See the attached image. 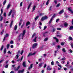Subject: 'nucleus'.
Masks as SVG:
<instances>
[{"label":"nucleus","mask_w":73,"mask_h":73,"mask_svg":"<svg viewBox=\"0 0 73 73\" xmlns=\"http://www.w3.org/2000/svg\"><path fill=\"white\" fill-rule=\"evenodd\" d=\"M31 4H32V3H31L28 6L27 8V9L29 10V8L31 7Z\"/></svg>","instance_id":"5701e85b"},{"label":"nucleus","mask_w":73,"mask_h":73,"mask_svg":"<svg viewBox=\"0 0 73 73\" xmlns=\"http://www.w3.org/2000/svg\"><path fill=\"white\" fill-rule=\"evenodd\" d=\"M49 0H48L46 2V5H48V4H49Z\"/></svg>","instance_id":"58836bf2"},{"label":"nucleus","mask_w":73,"mask_h":73,"mask_svg":"<svg viewBox=\"0 0 73 73\" xmlns=\"http://www.w3.org/2000/svg\"><path fill=\"white\" fill-rule=\"evenodd\" d=\"M55 31H56V29H53L52 32L53 33V32H54Z\"/></svg>","instance_id":"13d9d810"},{"label":"nucleus","mask_w":73,"mask_h":73,"mask_svg":"<svg viewBox=\"0 0 73 73\" xmlns=\"http://www.w3.org/2000/svg\"><path fill=\"white\" fill-rule=\"evenodd\" d=\"M65 59H66V58H62L61 59V60H65Z\"/></svg>","instance_id":"bf43d9fd"},{"label":"nucleus","mask_w":73,"mask_h":73,"mask_svg":"<svg viewBox=\"0 0 73 73\" xmlns=\"http://www.w3.org/2000/svg\"><path fill=\"white\" fill-rule=\"evenodd\" d=\"M51 64L52 65H54V62H53V61H52V62L51 63Z\"/></svg>","instance_id":"de8ad7c7"},{"label":"nucleus","mask_w":73,"mask_h":73,"mask_svg":"<svg viewBox=\"0 0 73 73\" xmlns=\"http://www.w3.org/2000/svg\"><path fill=\"white\" fill-rule=\"evenodd\" d=\"M52 6H50V9H49V11H51L52 10Z\"/></svg>","instance_id":"4d7b16f0"},{"label":"nucleus","mask_w":73,"mask_h":73,"mask_svg":"<svg viewBox=\"0 0 73 73\" xmlns=\"http://www.w3.org/2000/svg\"><path fill=\"white\" fill-rule=\"evenodd\" d=\"M3 33H4V29H3L2 30V31L1 32V35H3Z\"/></svg>","instance_id":"a19ab883"},{"label":"nucleus","mask_w":73,"mask_h":73,"mask_svg":"<svg viewBox=\"0 0 73 73\" xmlns=\"http://www.w3.org/2000/svg\"><path fill=\"white\" fill-rule=\"evenodd\" d=\"M37 46V43H34L32 46V48H33V49H35V48H36V46Z\"/></svg>","instance_id":"20e7f679"},{"label":"nucleus","mask_w":73,"mask_h":73,"mask_svg":"<svg viewBox=\"0 0 73 73\" xmlns=\"http://www.w3.org/2000/svg\"><path fill=\"white\" fill-rule=\"evenodd\" d=\"M46 28H47V26H45L44 27L43 30H45V29H46Z\"/></svg>","instance_id":"49530a36"},{"label":"nucleus","mask_w":73,"mask_h":73,"mask_svg":"<svg viewBox=\"0 0 73 73\" xmlns=\"http://www.w3.org/2000/svg\"><path fill=\"white\" fill-rule=\"evenodd\" d=\"M9 37V34H6V35H5V37L3 38V41H5V40L6 38L8 37Z\"/></svg>","instance_id":"39448f33"},{"label":"nucleus","mask_w":73,"mask_h":73,"mask_svg":"<svg viewBox=\"0 0 73 73\" xmlns=\"http://www.w3.org/2000/svg\"><path fill=\"white\" fill-rule=\"evenodd\" d=\"M19 55L18 54H17V55L16 56V57H17V58H16L17 59L18 58H19Z\"/></svg>","instance_id":"603ef678"},{"label":"nucleus","mask_w":73,"mask_h":73,"mask_svg":"<svg viewBox=\"0 0 73 73\" xmlns=\"http://www.w3.org/2000/svg\"><path fill=\"white\" fill-rule=\"evenodd\" d=\"M70 65H69V64H66L65 65V66H66L67 68H69V66H70Z\"/></svg>","instance_id":"37998d69"},{"label":"nucleus","mask_w":73,"mask_h":73,"mask_svg":"<svg viewBox=\"0 0 73 73\" xmlns=\"http://www.w3.org/2000/svg\"><path fill=\"white\" fill-rule=\"evenodd\" d=\"M9 47V44H8L7 46V49H8Z\"/></svg>","instance_id":"7c9ffc66"},{"label":"nucleus","mask_w":73,"mask_h":73,"mask_svg":"<svg viewBox=\"0 0 73 73\" xmlns=\"http://www.w3.org/2000/svg\"><path fill=\"white\" fill-rule=\"evenodd\" d=\"M56 29L59 31H61V28H57Z\"/></svg>","instance_id":"4c0bfd02"},{"label":"nucleus","mask_w":73,"mask_h":73,"mask_svg":"<svg viewBox=\"0 0 73 73\" xmlns=\"http://www.w3.org/2000/svg\"><path fill=\"white\" fill-rule=\"evenodd\" d=\"M10 7H11V5L10 4H9L7 5V9H9V8H10Z\"/></svg>","instance_id":"4be33fe9"},{"label":"nucleus","mask_w":73,"mask_h":73,"mask_svg":"<svg viewBox=\"0 0 73 73\" xmlns=\"http://www.w3.org/2000/svg\"><path fill=\"white\" fill-rule=\"evenodd\" d=\"M1 14H2L3 13V9H1Z\"/></svg>","instance_id":"052dcab7"},{"label":"nucleus","mask_w":73,"mask_h":73,"mask_svg":"<svg viewBox=\"0 0 73 73\" xmlns=\"http://www.w3.org/2000/svg\"><path fill=\"white\" fill-rule=\"evenodd\" d=\"M5 67L6 68H8V64L7 65L5 66Z\"/></svg>","instance_id":"69168bd1"},{"label":"nucleus","mask_w":73,"mask_h":73,"mask_svg":"<svg viewBox=\"0 0 73 73\" xmlns=\"http://www.w3.org/2000/svg\"><path fill=\"white\" fill-rule=\"evenodd\" d=\"M23 21V20L22 19H21L20 21V22L19 23V26H20L21 25V23H22V21Z\"/></svg>","instance_id":"f8f14e48"},{"label":"nucleus","mask_w":73,"mask_h":73,"mask_svg":"<svg viewBox=\"0 0 73 73\" xmlns=\"http://www.w3.org/2000/svg\"><path fill=\"white\" fill-rule=\"evenodd\" d=\"M33 68V64H31L30 65V66H29L28 69L29 70H30L32 69Z\"/></svg>","instance_id":"0eeeda50"},{"label":"nucleus","mask_w":73,"mask_h":73,"mask_svg":"<svg viewBox=\"0 0 73 73\" xmlns=\"http://www.w3.org/2000/svg\"><path fill=\"white\" fill-rule=\"evenodd\" d=\"M24 53V51L23 50H22L21 52V55H22Z\"/></svg>","instance_id":"3c124183"},{"label":"nucleus","mask_w":73,"mask_h":73,"mask_svg":"<svg viewBox=\"0 0 73 73\" xmlns=\"http://www.w3.org/2000/svg\"><path fill=\"white\" fill-rule=\"evenodd\" d=\"M60 20V19H58L56 20V23H57L58 21Z\"/></svg>","instance_id":"864d4df0"},{"label":"nucleus","mask_w":73,"mask_h":73,"mask_svg":"<svg viewBox=\"0 0 73 73\" xmlns=\"http://www.w3.org/2000/svg\"><path fill=\"white\" fill-rule=\"evenodd\" d=\"M35 35H36V33H35L33 35H32V38H33V37H35Z\"/></svg>","instance_id":"79ce46f5"},{"label":"nucleus","mask_w":73,"mask_h":73,"mask_svg":"<svg viewBox=\"0 0 73 73\" xmlns=\"http://www.w3.org/2000/svg\"><path fill=\"white\" fill-rule=\"evenodd\" d=\"M44 15V13H40L39 14L40 16H42V15Z\"/></svg>","instance_id":"ea45409f"},{"label":"nucleus","mask_w":73,"mask_h":73,"mask_svg":"<svg viewBox=\"0 0 73 73\" xmlns=\"http://www.w3.org/2000/svg\"><path fill=\"white\" fill-rule=\"evenodd\" d=\"M35 8H36V6L34 5L33 7L32 12H33L34 11H35Z\"/></svg>","instance_id":"6ab92c4d"},{"label":"nucleus","mask_w":73,"mask_h":73,"mask_svg":"<svg viewBox=\"0 0 73 73\" xmlns=\"http://www.w3.org/2000/svg\"><path fill=\"white\" fill-rule=\"evenodd\" d=\"M42 66V63H40L39 64L38 67H39V68H40L41 66Z\"/></svg>","instance_id":"a211bd4d"},{"label":"nucleus","mask_w":73,"mask_h":73,"mask_svg":"<svg viewBox=\"0 0 73 73\" xmlns=\"http://www.w3.org/2000/svg\"><path fill=\"white\" fill-rule=\"evenodd\" d=\"M25 31H26L25 30H24L23 32V33L22 34V39H23V38H24V35H25Z\"/></svg>","instance_id":"6e6552de"},{"label":"nucleus","mask_w":73,"mask_h":73,"mask_svg":"<svg viewBox=\"0 0 73 73\" xmlns=\"http://www.w3.org/2000/svg\"><path fill=\"white\" fill-rule=\"evenodd\" d=\"M4 45H2L1 46V48L0 49V50L1 51L2 50H3V48H4Z\"/></svg>","instance_id":"b1692460"},{"label":"nucleus","mask_w":73,"mask_h":73,"mask_svg":"<svg viewBox=\"0 0 73 73\" xmlns=\"http://www.w3.org/2000/svg\"><path fill=\"white\" fill-rule=\"evenodd\" d=\"M47 69L48 70H52V68H50V66H48Z\"/></svg>","instance_id":"dca6fc26"},{"label":"nucleus","mask_w":73,"mask_h":73,"mask_svg":"<svg viewBox=\"0 0 73 73\" xmlns=\"http://www.w3.org/2000/svg\"><path fill=\"white\" fill-rule=\"evenodd\" d=\"M24 70H22L18 71V73H23L24 72Z\"/></svg>","instance_id":"4468645a"},{"label":"nucleus","mask_w":73,"mask_h":73,"mask_svg":"<svg viewBox=\"0 0 73 73\" xmlns=\"http://www.w3.org/2000/svg\"><path fill=\"white\" fill-rule=\"evenodd\" d=\"M46 64H45L43 67L44 68H46Z\"/></svg>","instance_id":"774afa93"},{"label":"nucleus","mask_w":73,"mask_h":73,"mask_svg":"<svg viewBox=\"0 0 73 73\" xmlns=\"http://www.w3.org/2000/svg\"><path fill=\"white\" fill-rule=\"evenodd\" d=\"M61 36L62 35L61 34H60V35H57L56 36L57 37H61Z\"/></svg>","instance_id":"a18cd8bd"},{"label":"nucleus","mask_w":73,"mask_h":73,"mask_svg":"<svg viewBox=\"0 0 73 73\" xmlns=\"http://www.w3.org/2000/svg\"><path fill=\"white\" fill-rule=\"evenodd\" d=\"M36 54V52H34L32 54V52H30L29 54L28 55L27 57H29L30 56H33V55H35Z\"/></svg>","instance_id":"423d86ee"},{"label":"nucleus","mask_w":73,"mask_h":73,"mask_svg":"<svg viewBox=\"0 0 73 73\" xmlns=\"http://www.w3.org/2000/svg\"><path fill=\"white\" fill-rule=\"evenodd\" d=\"M71 47L72 48H73V42H71Z\"/></svg>","instance_id":"680f3d73"},{"label":"nucleus","mask_w":73,"mask_h":73,"mask_svg":"<svg viewBox=\"0 0 73 73\" xmlns=\"http://www.w3.org/2000/svg\"><path fill=\"white\" fill-rule=\"evenodd\" d=\"M62 51H63L64 53H65V52H66V50H65V48H64L62 49Z\"/></svg>","instance_id":"72a5a7b5"},{"label":"nucleus","mask_w":73,"mask_h":73,"mask_svg":"<svg viewBox=\"0 0 73 73\" xmlns=\"http://www.w3.org/2000/svg\"><path fill=\"white\" fill-rule=\"evenodd\" d=\"M48 19V17L46 16L42 17L41 19V21H43L44 20H46Z\"/></svg>","instance_id":"f03ea898"},{"label":"nucleus","mask_w":73,"mask_h":73,"mask_svg":"<svg viewBox=\"0 0 73 73\" xmlns=\"http://www.w3.org/2000/svg\"><path fill=\"white\" fill-rule=\"evenodd\" d=\"M69 40H71V41H72L73 40V38L72 37L70 36L69 37Z\"/></svg>","instance_id":"a878e982"},{"label":"nucleus","mask_w":73,"mask_h":73,"mask_svg":"<svg viewBox=\"0 0 73 73\" xmlns=\"http://www.w3.org/2000/svg\"><path fill=\"white\" fill-rule=\"evenodd\" d=\"M17 26L15 25L14 27V30L16 31L17 29Z\"/></svg>","instance_id":"c85d7f7f"},{"label":"nucleus","mask_w":73,"mask_h":73,"mask_svg":"<svg viewBox=\"0 0 73 73\" xmlns=\"http://www.w3.org/2000/svg\"><path fill=\"white\" fill-rule=\"evenodd\" d=\"M3 16H1L0 18V21L1 22L2 21V20H3Z\"/></svg>","instance_id":"2f4dec72"},{"label":"nucleus","mask_w":73,"mask_h":73,"mask_svg":"<svg viewBox=\"0 0 73 73\" xmlns=\"http://www.w3.org/2000/svg\"><path fill=\"white\" fill-rule=\"evenodd\" d=\"M10 44H13V41L11 40L10 42Z\"/></svg>","instance_id":"0e129e2a"},{"label":"nucleus","mask_w":73,"mask_h":73,"mask_svg":"<svg viewBox=\"0 0 73 73\" xmlns=\"http://www.w3.org/2000/svg\"><path fill=\"white\" fill-rule=\"evenodd\" d=\"M7 53H9V54H12V52H10V51L9 50L7 52Z\"/></svg>","instance_id":"09e8293b"},{"label":"nucleus","mask_w":73,"mask_h":73,"mask_svg":"<svg viewBox=\"0 0 73 73\" xmlns=\"http://www.w3.org/2000/svg\"><path fill=\"white\" fill-rule=\"evenodd\" d=\"M64 10L63 9H62V10H61L58 13V14H62V13H63V12H64Z\"/></svg>","instance_id":"2eb2a0df"},{"label":"nucleus","mask_w":73,"mask_h":73,"mask_svg":"<svg viewBox=\"0 0 73 73\" xmlns=\"http://www.w3.org/2000/svg\"><path fill=\"white\" fill-rule=\"evenodd\" d=\"M23 56H22L21 59H18L17 60V61H18V62H19V61H20V62H21V61H22V60H23Z\"/></svg>","instance_id":"9b49d317"},{"label":"nucleus","mask_w":73,"mask_h":73,"mask_svg":"<svg viewBox=\"0 0 73 73\" xmlns=\"http://www.w3.org/2000/svg\"><path fill=\"white\" fill-rule=\"evenodd\" d=\"M60 44L61 45H64V42H62Z\"/></svg>","instance_id":"e2e57ef3"},{"label":"nucleus","mask_w":73,"mask_h":73,"mask_svg":"<svg viewBox=\"0 0 73 73\" xmlns=\"http://www.w3.org/2000/svg\"><path fill=\"white\" fill-rule=\"evenodd\" d=\"M48 31H46L44 33V35H45L46 33H48Z\"/></svg>","instance_id":"338daca9"},{"label":"nucleus","mask_w":73,"mask_h":73,"mask_svg":"<svg viewBox=\"0 0 73 73\" xmlns=\"http://www.w3.org/2000/svg\"><path fill=\"white\" fill-rule=\"evenodd\" d=\"M55 16H56V15L54 14V15L52 17V18L50 19L48 23L49 24H50V23H52V20L53 19V18H54V17H55Z\"/></svg>","instance_id":"f257e3e1"},{"label":"nucleus","mask_w":73,"mask_h":73,"mask_svg":"<svg viewBox=\"0 0 73 73\" xmlns=\"http://www.w3.org/2000/svg\"><path fill=\"white\" fill-rule=\"evenodd\" d=\"M60 4L58 3L57 5L56 6V7H60Z\"/></svg>","instance_id":"c03bdc74"},{"label":"nucleus","mask_w":73,"mask_h":73,"mask_svg":"<svg viewBox=\"0 0 73 73\" xmlns=\"http://www.w3.org/2000/svg\"><path fill=\"white\" fill-rule=\"evenodd\" d=\"M20 50H19L17 52V54H20Z\"/></svg>","instance_id":"f704fd0d"},{"label":"nucleus","mask_w":73,"mask_h":73,"mask_svg":"<svg viewBox=\"0 0 73 73\" xmlns=\"http://www.w3.org/2000/svg\"><path fill=\"white\" fill-rule=\"evenodd\" d=\"M38 17H39V16H36V17L35 18V21H36V20H37V19H38Z\"/></svg>","instance_id":"c9c22d12"},{"label":"nucleus","mask_w":73,"mask_h":73,"mask_svg":"<svg viewBox=\"0 0 73 73\" xmlns=\"http://www.w3.org/2000/svg\"><path fill=\"white\" fill-rule=\"evenodd\" d=\"M12 24H13V21H12L11 22V23L10 25V28L12 27Z\"/></svg>","instance_id":"bb28decb"},{"label":"nucleus","mask_w":73,"mask_h":73,"mask_svg":"<svg viewBox=\"0 0 73 73\" xmlns=\"http://www.w3.org/2000/svg\"><path fill=\"white\" fill-rule=\"evenodd\" d=\"M36 38H37V37H35V39H33V41H34V42H36Z\"/></svg>","instance_id":"c756f323"},{"label":"nucleus","mask_w":73,"mask_h":73,"mask_svg":"<svg viewBox=\"0 0 73 73\" xmlns=\"http://www.w3.org/2000/svg\"><path fill=\"white\" fill-rule=\"evenodd\" d=\"M22 5H23V2H21L20 4V7H21Z\"/></svg>","instance_id":"6e6d98bb"},{"label":"nucleus","mask_w":73,"mask_h":73,"mask_svg":"<svg viewBox=\"0 0 73 73\" xmlns=\"http://www.w3.org/2000/svg\"><path fill=\"white\" fill-rule=\"evenodd\" d=\"M68 9L69 11H70L72 13H73V11L72 9H70V7L68 8Z\"/></svg>","instance_id":"9d476101"},{"label":"nucleus","mask_w":73,"mask_h":73,"mask_svg":"<svg viewBox=\"0 0 73 73\" xmlns=\"http://www.w3.org/2000/svg\"><path fill=\"white\" fill-rule=\"evenodd\" d=\"M20 66H19L17 68H16V67H14V69L15 70V71H17L19 69H20Z\"/></svg>","instance_id":"7ed1b4c3"},{"label":"nucleus","mask_w":73,"mask_h":73,"mask_svg":"<svg viewBox=\"0 0 73 73\" xmlns=\"http://www.w3.org/2000/svg\"><path fill=\"white\" fill-rule=\"evenodd\" d=\"M48 38H46L45 39H44V41H47V40H48Z\"/></svg>","instance_id":"8fccbe9b"},{"label":"nucleus","mask_w":73,"mask_h":73,"mask_svg":"<svg viewBox=\"0 0 73 73\" xmlns=\"http://www.w3.org/2000/svg\"><path fill=\"white\" fill-rule=\"evenodd\" d=\"M54 3H55V4H56L57 3V0H54Z\"/></svg>","instance_id":"5fc2aeb1"},{"label":"nucleus","mask_w":73,"mask_h":73,"mask_svg":"<svg viewBox=\"0 0 73 73\" xmlns=\"http://www.w3.org/2000/svg\"><path fill=\"white\" fill-rule=\"evenodd\" d=\"M53 38H54V39H55V40H56V41L57 42H58V39L57 37H53Z\"/></svg>","instance_id":"ddd939ff"},{"label":"nucleus","mask_w":73,"mask_h":73,"mask_svg":"<svg viewBox=\"0 0 73 73\" xmlns=\"http://www.w3.org/2000/svg\"><path fill=\"white\" fill-rule=\"evenodd\" d=\"M64 25L65 27H66L68 26V23L66 22L64 23Z\"/></svg>","instance_id":"f3484780"},{"label":"nucleus","mask_w":73,"mask_h":73,"mask_svg":"<svg viewBox=\"0 0 73 73\" xmlns=\"http://www.w3.org/2000/svg\"><path fill=\"white\" fill-rule=\"evenodd\" d=\"M4 53V54L6 53V52H7V48H5L3 50Z\"/></svg>","instance_id":"412c9836"},{"label":"nucleus","mask_w":73,"mask_h":73,"mask_svg":"<svg viewBox=\"0 0 73 73\" xmlns=\"http://www.w3.org/2000/svg\"><path fill=\"white\" fill-rule=\"evenodd\" d=\"M12 10H11L9 12V16H10V15H11L12 13Z\"/></svg>","instance_id":"393cba45"},{"label":"nucleus","mask_w":73,"mask_h":73,"mask_svg":"<svg viewBox=\"0 0 73 73\" xmlns=\"http://www.w3.org/2000/svg\"><path fill=\"white\" fill-rule=\"evenodd\" d=\"M30 25V22L29 21H28L26 23V26H28L29 25Z\"/></svg>","instance_id":"cd10ccee"},{"label":"nucleus","mask_w":73,"mask_h":73,"mask_svg":"<svg viewBox=\"0 0 73 73\" xmlns=\"http://www.w3.org/2000/svg\"><path fill=\"white\" fill-rule=\"evenodd\" d=\"M3 16L5 17H7V14L6 13V12H5L3 13Z\"/></svg>","instance_id":"473e14b6"},{"label":"nucleus","mask_w":73,"mask_h":73,"mask_svg":"<svg viewBox=\"0 0 73 73\" xmlns=\"http://www.w3.org/2000/svg\"><path fill=\"white\" fill-rule=\"evenodd\" d=\"M26 62H24L22 64V65L23 66H24V67H25V68L27 67V65H26Z\"/></svg>","instance_id":"1a4fd4ad"},{"label":"nucleus","mask_w":73,"mask_h":73,"mask_svg":"<svg viewBox=\"0 0 73 73\" xmlns=\"http://www.w3.org/2000/svg\"><path fill=\"white\" fill-rule=\"evenodd\" d=\"M6 2H7V1H6V0H5L3 2V5H5V3H6Z\"/></svg>","instance_id":"e433bc0d"},{"label":"nucleus","mask_w":73,"mask_h":73,"mask_svg":"<svg viewBox=\"0 0 73 73\" xmlns=\"http://www.w3.org/2000/svg\"><path fill=\"white\" fill-rule=\"evenodd\" d=\"M69 30H73V26H71L69 28Z\"/></svg>","instance_id":"aec40b11"}]
</instances>
